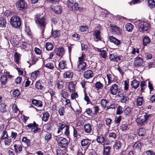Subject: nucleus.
<instances>
[{
    "label": "nucleus",
    "instance_id": "1",
    "mask_svg": "<svg viewBox=\"0 0 155 155\" xmlns=\"http://www.w3.org/2000/svg\"><path fill=\"white\" fill-rule=\"evenodd\" d=\"M10 24L15 28H19L21 25L20 18L17 16L12 17L10 19Z\"/></svg>",
    "mask_w": 155,
    "mask_h": 155
},
{
    "label": "nucleus",
    "instance_id": "2",
    "mask_svg": "<svg viewBox=\"0 0 155 155\" xmlns=\"http://www.w3.org/2000/svg\"><path fill=\"white\" fill-rule=\"evenodd\" d=\"M150 115L145 114L138 117L136 121L138 125L142 126L146 124Z\"/></svg>",
    "mask_w": 155,
    "mask_h": 155
},
{
    "label": "nucleus",
    "instance_id": "3",
    "mask_svg": "<svg viewBox=\"0 0 155 155\" xmlns=\"http://www.w3.org/2000/svg\"><path fill=\"white\" fill-rule=\"evenodd\" d=\"M57 141L58 146L61 148L66 149L68 146V141L65 138L62 137H58L57 139Z\"/></svg>",
    "mask_w": 155,
    "mask_h": 155
},
{
    "label": "nucleus",
    "instance_id": "4",
    "mask_svg": "<svg viewBox=\"0 0 155 155\" xmlns=\"http://www.w3.org/2000/svg\"><path fill=\"white\" fill-rule=\"evenodd\" d=\"M36 22L37 23H38L41 25L42 36H43L45 27L46 24V20L45 18L43 17L41 18H38V17H37Z\"/></svg>",
    "mask_w": 155,
    "mask_h": 155
},
{
    "label": "nucleus",
    "instance_id": "5",
    "mask_svg": "<svg viewBox=\"0 0 155 155\" xmlns=\"http://www.w3.org/2000/svg\"><path fill=\"white\" fill-rule=\"evenodd\" d=\"M16 6L19 10H24L27 9V4L24 0H19L16 3Z\"/></svg>",
    "mask_w": 155,
    "mask_h": 155
},
{
    "label": "nucleus",
    "instance_id": "6",
    "mask_svg": "<svg viewBox=\"0 0 155 155\" xmlns=\"http://www.w3.org/2000/svg\"><path fill=\"white\" fill-rule=\"evenodd\" d=\"M67 4L69 9L74 11H76V8H77L78 5V4L74 0H68Z\"/></svg>",
    "mask_w": 155,
    "mask_h": 155
},
{
    "label": "nucleus",
    "instance_id": "7",
    "mask_svg": "<svg viewBox=\"0 0 155 155\" xmlns=\"http://www.w3.org/2000/svg\"><path fill=\"white\" fill-rule=\"evenodd\" d=\"M139 26L140 31L142 32L146 31L150 28L149 24L145 21H142L140 22L139 24Z\"/></svg>",
    "mask_w": 155,
    "mask_h": 155
},
{
    "label": "nucleus",
    "instance_id": "8",
    "mask_svg": "<svg viewBox=\"0 0 155 155\" xmlns=\"http://www.w3.org/2000/svg\"><path fill=\"white\" fill-rule=\"evenodd\" d=\"M123 57L120 55H118L116 53L111 54L110 55V60L113 61L118 62L123 59Z\"/></svg>",
    "mask_w": 155,
    "mask_h": 155
},
{
    "label": "nucleus",
    "instance_id": "9",
    "mask_svg": "<svg viewBox=\"0 0 155 155\" xmlns=\"http://www.w3.org/2000/svg\"><path fill=\"white\" fill-rule=\"evenodd\" d=\"M143 59L139 57H137L135 58L134 62V64L136 67L143 66Z\"/></svg>",
    "mask_w": 155,
    "mask_h": 155
},
{
    "label": "nucleus",
    "instance_id": "10",
    "mask_svg": "<svg viewBox=\"0 0 155 155\" xmlns=\"http://www.w3.org/2000/svg\"><path fill=\"white\" fill-rule=\"evenodd\" d=\"M54 53L59 57H61L64 53V48L63 47H61L54 50Z\"/></svg>",
    "mask_w": 155,
    "mask_h": 155
},
{
    "label": "nucleus",
    "instance_id": "11",
    "mask_svg": "<svg viewBox=\"0 0 155 155\" xmlns=\"http://www.w3.org/2000/svg\"><path fill=\"white\" fill-rule=\"evenodd\" d=\"M17 36L14 35H12L9 41L11 44L14 46H16L19 44V42L17 39Z\"/></svg>",
    "mask_w": 155,
    "mask_h": 155
},
{
    "label": "nucleus",
    "instance_id": "12",
    "mask_svg": "<svg viewBox=\"0 0 155 155\" xmlns=\"http://www.w3.org/2000/svg\"><path fill=\"white\" fill-rule=\"evenodd\" d=\"M110 91L112 95H116L118 91L117 85L115 84H112L110 87Z\"/></svg>",
    "mask_w": 155,
    "mask_h": 155
},
{
    "label": "nucleus",
    "instance_id": "13",
    "mask_svg": "<svg viewBox=\"0 0 155 155\" xmlns=\"http://www.w3.org/2000/svg\"><path fill=\"white\" fill-rule=\"evenodd\" d=\"M38 125L34 121L33 123H30L27 125V127L31 129V130L34 133H36L38 131Z\"/></svg>",
    "mask_w": 155,
    "mask_h": 155
},
{
    "label": "nucleus",
    "instance_id": "14",
    "mask_svg": "<svg viewBox=\"0 0 155 155\" xmlns=\"http://www.w3.org/2000/svg\"><path fill=\"white\" fill-rule=\"evenodd\" d=\"M51 8L54 12L57 14H60L62 12V7L60 5H52L51 6Z\"/></svg>",
    "mask_w": 155,
    "mask_h": 155
},
{
    "label": "nucleus",
    "instance_id": "15",
    "mask_svg": "<svg viewBox=\"0 0 155 155\" xmlns=\"http://www.w3.org/2000/svg\"><path fill=\"white\" fill-rule=\"evenodd\" d=\"M109 39L110 42L114 43L117 46H118L121 44V41L120 40L114 37L113 36H110L109 37Z\"/></svg>",
    "mask_w": 155,
    "mask_h": 155
},
{
    "label": "nucleus",
    "instance_id": "16",
    "mask_svg": "<svg viewBox=\"0 0 155 155\" xmlns=\"http://www.w3.org/2000/svg\"><path fill=\"white\" fill-rule=\"evenodd\" d=\"M83 76L85 78L88 79L93 77L94 74L92 71L88 70L84 72Z\"/></svg>",
    "mask_w": 155,
    "mask_h": 155
},
{
    "label": "nucleus",
    "instance_id": "17",
    "mask_svg": "<svg viewBox=\"0 0 155 155\" xmlns=\"http://www.w3.org/2000/svg\"><path fill=\"white\" fill-rule=\"evenodd\" d=\"M68 126V125H67L65 123L63 122L59 123L57 125V126L58 127V130L57 131L58 133L59 134L61 132H62L64 128H65L66 127Z\"/></svg>",
    "mask_w": 155,
    "mask_h": 155
},
{
    "label": "nucleus",
    "instance_id": "18",
    "mask_svg": "<svg viewBox=\"0 0 155 155\" xmlns=\"http://www.w3.org/2000/svg\"><path fill=\"white\" fill-rule=\"evenodd\" d=\"M60 35L61 32L60 31L58 30H54L53 29L52 30L51 35V37L56 38L60 37Z\"/></svg>",
    "mask_w": 155,
    "mask_h": 155
},
{
    "label": "nucleus",
    "instance_id": "19",
    "mask_svg": "<svg viewBox=\"0 0 155 155\" xmlns=\"http://www.w3.org/2000/svg\"><path fill=\"white\" fill-rule=\"evenodd\" d=\"M112 32L115 34L119 35L120 33V29L117 26H114L111 27Z\"/></svg>",
    "mask_w": 155,
    "mask_h": 155
},
{
    "label": "nucleus",
    "instance_id": "20",
    "mask_svg": "<svg viewBox=\"0 0 155 155\" xmlns=\"http://www.w3.org/2000/svg\"><path fill=\"white\" fill-rule=\"evenodd\" d=\"M84 131L87 133H90L92 130V127L89 123L85 124L84 126Z\"/></svg>",
    "mask_w": 155,
    "mask_h": 155
},
{
    "label": "nucleus",
    "instance_id": "21",
    "mask_svg": "<svg viewBox=\"0 0 155 155\" xmlns=\"http://www.w3.org/2000/svg\"><path fill=\"white\" fill-rule=\"evenodd\" d=\"M73 73L70 71H67L64 74L63 76L64 78L71 79L73 76Z\"/></svg>",
    "mask_w": 155,
    "mask_h": 155
},
{
    "label": "nucleus",
    "instance_id": "22",
    "mask_svg": "<svg viewBox=\"0 0 155 155\" xmlns=\"http://www.w3.org/2000/svg\"><path fill=\"white\" fill-rule=\"evenodd\" d=\"M32 102L33 105L37 107H41L42 106V102L40 100L33 99Z\"/></svg>",
    "mask_w": 155,
    "mask_h": 155
},
{
    "label": "nucleus",
    "instance_id": "23",
    "mask_svg": "<svg viewBox=\"0 0 155 155\" xmlns=\"http://www.w3.org/2000/svg\"><path fill=\"white\" fill-rule=\"evenodd\" d=\"M14 147L15 152L17 153H20L22 150V148L21 145L15 144Z\"/></svg>",
    "mask_w": 155,
    "mask_h": 155
},
{
    "label": "nucleus",
    "instance_id": "24",
    "mask_svg": "<svg viewBox=\"0 0 155 155\" xmlns=\"http://www.w3.org/2000/svg\"><path fill=\"white\" fill-rule=\"evenodd\" d=\"M105 138L102 134L98 136L96 138V140L98 143L102 144L104 142Z\"/></svg>",
    "mask_w": 155,
    "mask_h": 155
},
{
    "label": "nucleus",
    "instance_id": "25",
    "mask_svg": "<svg viewBox=\"0 0 155 155\" xmlns=\"http://www.w3.org/2000/svg\"><path fill=\"white\" fill-rule=\"evenodd\" d=\"M139 81L134 79L131 82L130 85L132 88L135 89L139 86Z\"/></svg>",
    "mask_w": 155,
    "mask_h": 155
},
{
    "label": "nucleus",
    "instance_id": "26",
    "mask_svg": "<svg viewBox=\"0 0 155 155\" xmlns=\"http://www.w3.org/2000/svg\"><path fill=\"white\" fill-rule=\"evenodd\" d=\"M42 82L41 80H39L37 81L35 84L36 88L38 89L42 90L43 87V86L42 85Z\"/></svg>",
    "mask_w": 155,
    "mask_h": 155
},
{
    "label": "nucleus",
    "instance_id": "27",
    "mask_svg": "<svg viewBox=\"0 0 155 155\" xmlns=\"http://www.w3.org/2000/svg\"><path fill=\"white\" fill-rule=\"evenodd\" d=\"M6 21L3 17L0 18V27L4 28L6 26Z\"/></svg>",
    "mask_w": 155,
    "mask_h": 155
},
{
    "label": "nucleus",
    "instance_id": "28",
    "mask_svg": "<svg viewBox=\"0 0 155 155\" xmlns=\"http://www.w3.org/2000/svg\"><path fill=\"white\" fill-rule=\"evenodd\" d=\"M86 63L84 62H80V63L78 64V67L80 71H84L85 69L86 68Z\"/></svg>",
    "mask_w": 155,
    "mask_h": 155
},
{
    "label": "nucleus",
    "instance_id": "29",
    "mask_svg": "<svg viewBox=\"0 0 155 155\" xmlns=\"http://www.w3.org/2000/svg\"><path fill=\"white\" fill-rule=\"evenodd\" d=\"M68 88L69 91L71 92H73L74 91L75 86L72 82L71 81L69 82Z\"/></svg>",
    "mask_w": 155,
    "mask_h": 155
},
{
    "label": "nucleus",
    "instance_id": "30",
    "mask_svg": "<svg viewBox=\"0 0 155 155\" xmlns=\"http://www.w3.org/2000/svg\"><path fill=\"white\" fill-rule=\"evenodd\" d=\"M98 51H99L100 56L104 58H105L107 57V53L105 50L101 49H98Z\"/></svg>",
    "mask_w": 155,
    "mask_h": 155
},
{
    "label": "nucleus",
    "instance_id": "31",
    "mask_svg": "<svg viewBox=\"0 0 155 155\" xmlns=\"http://www.w3.org/2000/svg\"><path fill=\"white\" fill-rule=\"evenodd\" d=\"M22 142L27 146L30 145V140L27 138L26 137H23L22 140Z\"/></svg>",
    "mask_w": 155,
    "mask_h": 155
},
{
    "label": "nucleus",
    "instance_id": "32",
    "mask_svg": "<svg viewBox=\"0 0 155 155\" xmlns=\"http://www.w3.org/2000/svg\"><path fill=\"white\" fill-rule=\"evenodd\" d=\"M0 80L2 85H4L7 82L8 79L6 76L4 75H2L1 77Z\"/></svg>",
    "mask_w": 155,
    "mask_h": 155
},
{
    "label": "nucleus",
    "instance_id": "33",
    "mask_svg": "<svg viewBox=\"0 0 155 155\" xmlns=\"http://www.w3.org/2000/svg\"><path fill=\"white\" fill-rule=\"evenodd\" d=\"M111 147L110 146H106L104 148V155H110Z\"/></svg>",
    "mask_w": 155,
    "mask_h": 155
},
{
    "label": "nucleus",
    "instance_id": "34",
    "mask_svg": "<svg viewBox=\"0 0 155 155\" xmlns=\"http://www.w3.org/2000/svg\"><path fill=\"white\" fill-rule=\"evenodd\" d=\"M45 48L47 51H49L52 50L53 49V46L51 43L47 42L45 44Z\"/></svg>",
    "mask_w": 155,
    "mask_h": 155
},
{
    "label": "nucleus",
    "instance_id": "35",
    "mask_svg": "<svg viewBox=\"0 0 155 155\" xmlns=\"http://www.w3.org/2000/svg\"><path fill=\"white\" fill-rule=\"evenodd\" d=\"M67 151L66 149L63 150L59 149L57 150V155H64L66 154Z\"/></svg>",
    "mask_w": 155,
    "mask_h": 155
},
{
    "label": "nucleus",
    "instance_id": "36",
    "mask_svg": "<svg viewBox=\"0 0 155 155\" xmlns=\"http://www.w3.org/2000/svg\"><path fill=\"white\" fill-rule=\"evenodd\" d=\"M81 145L82 147L85 146L89 144H90V141L88 139H85L82 140L81 142Z\"/></svg>",
    "mask_w": 155,
    "mask_h": 155
},
{
    "label": "nucleus",
    "instance_id": "37",
    "mask_svg": "<svg viewBox=\"0 0 155 155\" xmlns=\"http://www.w3.org/2000/svg\"><path fill=\"white\" fill-rule=\"evenodd\" d=\"M9 137L8 136V133L6 130H4L2 133L1 134L0 138L2 140L7 137Z\"/></svg>",
    "mask_w": 155,
    "mask_h": 155
},
{
    "label": "nucleus",
    "instance_id": "38",
    "mask_svg": "<svg viewBox=\"0 0 155 155\" xmlns=\"http://www.w3.org/2000/svg\"><path fill=\"white\" fill-rule=\"evenodd\" d=\"M66 61L63 60L61 61L59 63L58 66L59 68L62 69H64L66 67Z\"/></svg>",
    "mask_w": 155,
    "mask_h": 155
},
{
    "label": "nucleus",
    "instance_id": "39",
    "mask_svg": "<svg viewBox=\"0 0 155 155\" xmlns=\"http://www.w3.org/2000/svg\"><path fill=\"white\" fill-rule=\"evenodd\" d=\"M49 117V114L47 112H45L43 114V116L42 118V120L45 122L48 120Z\"/></svg>",
    "mask_w": 155,
    "mask_h": 155
},
{
    "label": "nucleus",
    "instance_id": "40",
    "mask_svg": "<svg viewBox=\"0 0 155 155\" xmlns=\"http://www.w3.org/2000/svg\"><path fill=\"white\" fill-rule=\"evenodd\" d=\"M127 31L130 32L132 31L134 28V25L130 23H127L125 25Z\"/></svg>",
    "mask_w": 155,
    "mask_h": 155
},
{
    "label": "nucleus",
    "instance_id": "41",
    "mask_svg": "<svg viewBox=\"0 0 155 155\" xmlns=\"http://www.w3.org/2000/svg\"><path fill=\"white\" fill-rule=\"evenodd\" d=\"M14 57L15 58V61L16 63L18 64L19 61L21 59V55L18 52H16L14 54Z\"/></svg>",
    "mask_w": 155,
    "mask_h": 155
},
{
    "label": "nucleus",
    "instance_id": "42",
    "mask_svg": "<svg viewBox=\"0 0 155 155\" xmlns=\"http://www.w3.org/2000/svg\"><path fill=\"white\" fill-rule=\"evenodd\" d=\"M44 66L48 69L52 70L54 68V64L51 62H48L44 65Z\"/></svg>",
    "mask_w": 155,
    "mask_h": 155
},
{
    "label": "nucleus",
    "instance_id": "43",
    "mask_svg": "<svg viewBox=\"0 0 155 155\" xmlns=\"http://www.w3.org/2000/svg\"><path fill=\"white\" fill-rule=\"evenodd\" d=\"M56 85L58 89H61L64 87V82L62 81L58 80Z\"/></svg>",
    "mask_w": 155,
    "mask_h": 155
},
{
    "label": "nucleus",
    "instance_id": "44",
    "mask_svg": "<svg viewBox=\"0 0 155 155\" xmlns=\"http://www.w3.org/2000/svg\"><path fill=\"white\" fill-rule=\"evenodd\" d=\"M4 140V144L5 146H9L10 145L12 142V139L10 137L5 138Z\"/></svg>",
    "mask_w": 155,
    "mask_h": 155
},
{
    "label": "nucleus",
    "instance_id": "45",
    "mask_svg": "<svg viewBox=\"0 0 155 155\" xmlns=\"http://www.w3.org/2000/svg\"><path fill=\"white\" fill-rule=\"evenodd\" d=\"M117 106V104L114 101H112L110 106L107 107V110L110 109H115Z\"/></svg>",
    "mask_w": 155,
    "mask_h": 155
},
{
    "label": "nucleus",
    "instance_id": "46",
    "mask_svg": "<svg viewBox=\"0 0 155 155\" xmlns=\"http://www.w3.org/2000/svg\"><path fill=\"white\" fill-rule=\"evenodd\" d=\"M146 134V130L145 129L141 128L139 129L138 134L139 136H143Z\"/></svg>",
    "mask_w": 155,
    "mask_h": 155
},
{
    "label": "nucleus",
    "instance_id": "47",
    "mask_svg": "<svg viewBox=\"0 0 155 155\" xmlns=\"http://www.w3.org/2000/svg\"><path fill=\"white\" fill-rule=\"evenodd\" d=\"M73 136L76 138H77L78 136H81L79 133V130L78 129L73 128Z\"/></svg>",
    "mask_w": 155,
    "mask_h": 155
},
{
    "label": "nucleus",
    "instance_id": "48",
    "mask_svg": "<svg viewBox=\"0 0 155 155\" xmlns=\"http://www.w3.org/2000/svg\"><path fill=\"white\" fill-rule=\"evenodd\" d=\"M143 44L144 46H146L147 44L150 42V39L147 36H145L143 38Z\"/></svg>",
    "mask_w": 155,
    "mask_h": 155
},
{
    "label": "nucleus",
    "instance_id": "49",
    "mask_svg": "<svg viewBox=\"0 0 155 155\" xmlns=\"http://www.w3.org/2000/svg\"><path fill=\"white\" fill-rule=\"evenodd\" d=\"M60 94L62 97L64 99H66L68 96V94L67 92L62 90L60 91Z\"/></svg>",
    "mask_w": 155,
    "mask_h": 155
},
{
    "label": "nucleus",
    "instance_id": "50",
    "mask_svg": "<svg viewBox=\"0 0 155 155\" xmlns=\"http://www.w3.org/2000/svg\"><path fill=\"white\" fill-rule=\"evenodd\" d=\"M149 6L151 8L155 7V1L154 0H148Z\"/></svg>",
    "mask_w": 155,
    "mask_h": 155
},
{
    "label": "nucleus",
    "instance_id": "51",
    "mask_svg": "<svg viewBox=\"0 0 155 155\" xmlns=\"http://www.w3.org/2000/svg\"><path fill=\"white\" fill-rule=\"evenodd\" d=\"M95 87L97 89H101L103 87V85L100 81L97 82L95 85Z\"/></svg>",
    "mask_w": 155,
    "mask_h": 155
},
{
    "label": "nucleus",
    "instance_id": "52",
    "mask_svg": "<svg viewBox=\"0 0 155 155\" xmlns=\"http://www.w3.org/2000/svg\"><path fill=\"white\" fill-rule=\"evenodd\" d=\"M39 74L40 72L38 70L35 71L31 74V76L33 78H36Z\"/></svg>",
    "mask_w": 155,
    "mask_h": 155
},
{
    "label": "nucleus",
    "instance_id": "53",
    "mask_svg": "<svg viewBox=\"0 0 155 155\" xmlns=\"http://www.w3.org/2000/svg\"><path fill=\"white\" fill-rule=\"evenodd\" d=\"M134 148L135 149H140L141 147V144L138 142H136L133 146Z\"/></svg>",
    "mask_w": 155,
    "mask_h": 155
},
{
    "label": "nucleus",
    "instance_id": "54",
    "mask_svg": "<svg viewBox=\"0 0 155 155\" xmlns=\"http://www.w3.org/2000/svg\"><path fill=\"white\" fill-rule=\"evenodd\" d=\"M20 94L19 91L17 89L15 90L13 92V96L14 97H17L19 96Z\"/></svg>",
    "mask_w": 155,
    "mask_h": 155
},
{
    "label": "nucleus",
    "instance_id": "55",
    "mask_svg": "<svg viewBox=\"0 0 155 155\" xmlns=\"http://www.w3.org/2000/svg\"><path fill=\"white\" fill-rule=\"evenodd\" d=\"M94 35L96 38L99 40H100V32L99 30H95L94 31Z\"/></svg>",
    "mask_w": 155,
    "mask_h": 155
},
{
    "label": "nucleus",
    "instance_id": "56",
    "mask_svg": "<svg viewBox=\"0 0 155 155\" xmlns=\"http://www.w3.org/2000/svg\"><path fill=\"white\" fill-rule=\"evenodd\" d=\"M122 143L121 142L119 141H116L114 144V147L116 149H119L121 146Z\"/></svg>",
    "mask_w": 155,
    "mask_h": 155
},
{
    "label": "nucleus",
    "instance_id": "57",
    "mask_svg": "<svg viewBox=\"0 0 155 155\" xmlns=\"http://www.w3.org/2000/svg\"><path fill=\"white\" fill-rule=\"evenodd\" d=\"M140 91L141 92H143L144 90L146 87V85L145 84V82L143 81L141 82L140 84Z\"/></svg>",
    "mask_w": 155,
    "mask_h": 155
},
{
    "label": "nucleus",
    "instance_id": "58",
    "mask_svg": "<svg viewBox=\"0 0 155 155\" xmlns=\"http://www.w3.org/2000/svg\"><path fill=\"white\" fill-rule=\"evenodd\" d=\"M6 105L4 104H1L0 105V111L2 113H4L6 111Z\"/></svg>",
    "mask_w": 155,
    "mask_h": 155
},
{
    "label": "nucleus",
    "instance_id": "59",
    "mask_svg": "<svg viewBox=\"0 0 155 155\" xmlns=\"http://www.w3.org/2000/svg\"><path fill=\"white\" fill-rule=\"evenodd\" d=\"M123 107L120 106H118L116 110V114H120L123 112Z\"/></svg>",
    "mask_w": 155,
    "mask_h": 155
},
{
    "label": "nucleus",
    "instance_id": "60",
    "mask_svg": "<svg viewBox=\"0 0 155 155\" xmlns=\"http://www.w3.org/2000/svg\"><path fill=\"white\" fill-rule=\"evenodd\" d=\"M17 134L16 133L14 132L13 131H11V134L10 137L11 138V139L15 140L17 137Z\"/></svg>",
    "mask_w": 155,
    "mask_h": 155
},
{
    "label": "nucleus",
    "instance_id": "61",
    "mask_svg": "<svg viewBox=\"0 0 155 155\" xmlns=\"http://www.w3.org/2000/svg\"><path fill=\"white\" fill-rule=\"evenodd\" d=\"M107 103V102L106 99H102L101 101V105L104 108H107L106 104Z\"/></svg>",
    "mask_w": 155,
    "mask_h": 155
},
{
    "label": "nucleus",
    "instance_id": "62",
    "mask_svg": "<svg viewBox=\"0 0 155 155\" xmlns=\"http://www.w3.org/2000/svg\"><path fill=\"white\" fill-rule=\"evenodd\" d=\"M109 138H111L113 139H115L117 137V134L115 132H110L109 133L108 135Z\"/></svg>",
    "mask_w": 155,
    "mask_h": 155
},
{
    "label": "nucleus",
    "instance_id": "63",
    "mask_svg": "<svg viewBox=\"0 0 155 155\" xmlns=\"http://www.w3.org/2000/svg\"><path fill=\"white\" fill-rule=\"evenodd\" d=\"M143 98L142 97H138L137 99V105L139 106L142 105L143 102Z\"/></svg>",
    "mask_w": 155,
    "mask_h": 155
},
{
    "label": "nucleus",
    "instance_id": "64",
    "mask_svg": "<svg viewBox=\"0 0 155 155\" xmlns=\"http://www.w3.org/2000/svg\"><path fill=\"white\" fill-rule=\"evenodd\" d=\"M51 138V134L49 133H47L45 136V139L47 141H48Z\"/></svg>",
    "mask_w": 155,
    "mask_h": 155
}]
</instances>
